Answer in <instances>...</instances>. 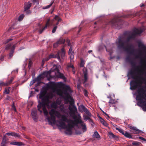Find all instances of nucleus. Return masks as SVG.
Wrapping results in <instances>:
<instances>
[{
  "label": "nucleus",
  "instance_id": "obj_8",
  "mask_svg": "<svg viewBox=\"0 0 146 146\" xmlns=\"http://www.w3.org/2000/svg\"><path fill=\"white\" fill-rule=\"evenodd\" d=\"M51 71L50 70L47 72H44L42 74L38 76L36 78H35L33 80V83H35L36 81H38L40 80L41 78L44 77H48L50 76V74L51 73Z\"/></svg>",
  "mask_w": 146,
  "mask_h": 146
},
{
  "label": "nucleus",
  "instance_id": "obj_53",
  "mask_svg": "<svg viewBox=\"0 0 146 146\" xmlns=\"http://www.w3.org/2000/svg\"><path fill=\"white\" fill-rule=\"evenodd\" d=\"M32 64V62L31 61V60H30L29 62V63L28 64V67L29 68L31 67Z\"/></svg>",
  "mask_w": 146,
  "mask_h": 146
},
{
  "label": "nucleus",
  "instance_id": "obj_36",
  "mask_svg": "<svg viewBox=\"0 0 146 146\" xmlns=\"http://www.w3.org/2000/svg\"><path fill=\"white\" fill-rule=\"evenodd\" d=\"M79 108L82 111H84L86 109V108L83 105H81L79 107Z\"/></svg>",
  "mask_w": 146,
  "mask_h": 146
},
{
  "label": "nucleus",
  "instance_id": "obj_12",
  "mask_svg": "<svg viewBox=\"0 0 146 146\" xmlns=\"http://www.w3.org/2000/svg\"><path fill=\"white\" fill-rule=\"evenodd\" d=\"M129 127L131 129L130 130V131L134 134H138L141 132V131L137 129L136 127L131 126Z\"/></svg>",
  "mask_w": 146,
  "mask_h": 146
},
{
  "label": "nucleus",
  "instance_id": "obj_41",
  "mask_svg": "<svg viewBox=\"0 0 146 146\" xmlns=\"http://www.w3.org/2000/svg\"><path fill=\"white\" fill-rule=\"evenodd\" d=\"M142 54V52L141 51L139 50V54L138 55H135L136 58H138L140 56H141Z\"/></svg>",
  "mask_w": 146,
  "mask_h": 146
},
{
  "label": "nucleus",
  "instance_id": "obj_43",
  "mask_svg": "<svg viewBox=\"0 0 146 146\" xmlns=\"http://www.w3.org/2000/svg\"><path fill=\"white\" fill-rule=\"evenodd\" d=\"M6 85V82L4 83L2 81H0V86H7Z\"/></svg>",
  "mask_w": 146,
  "mask_h": 146
},
{
  "label": "nucleus",
  "instance_id": "obj_24",
  "mask_svg": "<svg viewBox=\"0 0 146 146\" xmlns=\"http://www.w3.org/2000/svg\"><path fill=\"white\" fill-rule=\"evenodd\" d=\"M51 107L52 108L56 109L58 107V106L56 104V103L55 102H53L51 104Z\"/></svg>",
  "mask_w": 146,
  "mask_h": 146
},
{
  "label": "nucleus",
  "instance_id": "obj_39",
  "mask_svg": "<svg viewBox=\"0 0 146 146\" xmlns=\"http://www.w3.org/2000/svg\"><path fill=\"white\" fill-rule=\"evenodd\" d=\"M13 136L15 137H17L18 138H20V135L18 134H17L16 133L14 132Z\"/></svg>",
  "mask_w": 146,
  "mask_h": 146
},
{
  "label": "nucleus",
  "instance_id": "obj_44",
  "mask_svg": "<svg viewBox=\"0 0 146 146\" xmlns=\"http://www.w3.org/2000/svg\"><path fill=\"white\" fill-rule=\"evenodd\" d=\"M84 111L88 115H91V114L90 113L89 111L86 109Z\"/></svg>",
  "mask_w": 146,
  "mask_h": 146
},
{
  "label": "nucleus",
  "instance_id": "obj_31",
  "mask_svg": "<svg viewBox=\"0 0 146 146\" xmlns=\"http://www.w3.org/2000/svg\"><path fill=\"white\" fill-rule=\"evenodd\" d=\"M14 53V50H11L9 54V59H11V58L13 56Z\"/></svg>",
  "mask_w": 146,
  "mask_h": 146
},
{
  "label": "nucleus",
  "instance_id": "obj_15",
  "mask_svg": "<svg viewBox=\"0 0 146 146\" xmlns=\"http://www.w3.org/2000/svg\"><path fill=\"white\" fill-rule=\"evenodd\" d=\"M31 115L35 121H36L38 117L37 114V110L36 109H33L31 112Z\"/></svg>",
  "mask_w": 146,
  "mask_h": 146
},
{
  "label": "nucleus",
  "instance_id": "obj_1",
  "mask_svg": "<svg viewBox=\"0 0 146 146\" xmlns=\"http://www.w3.org/2000/svg\"><path fill=\"white\" fill-rule=\"evenodd\" d=\"M50 116V122L54 124L56 123V117L54 115L58 118H61V119L57 120V122L59 124V126L62 128L66 129L65 131L66 134H71L72 129L75 125V121L73 120L68 119L66 115H61L60 112L54 109L51 110L49 112Z\"/></svg>",
  "mask_w": 146,
  "mask_h": 146
},
{
  "label": "nucleus",
  "instance_id": "obj_47",
  "mask_svg": "<svg viewBox=\"0 0 146 146\" xmlns=\"http://www.w3.org/2000/svg\"><path fill=\"white\" fill-rule=\"evenodd\" d=\"M72 46H70V49H69V51H68V54H70L71 53H72Z\"/></svg>",
  "mask_w": 146,
  "mask_h": 146
},
{
  "label": "nucleus",
  "instance_id": "obj_30",
  "mask_svg": "<svg viewBox=\"0 0 146 146\" xmlns=\"http://www.w3.org/2000/svg\"><path fill=\"white\" fill-rule=\"evenodd\" d=\"M14 78H12L9 81H8L6 82V86H8L11 84L12 83V82Z\"/></svg>",
  "mask_w": 146,
  "mask_h": 146
},
{
  "label": "nucleus",
  "instance_id": "obj_59",
  "mask_svg": "<svg viewBox=\"0 0 146 146\" xmlns=\"http://www.w3.org/2000/svg\"><path fill=\"white\" fill-rule=\"evenodd\" d=\"M16 44H15L13 45L11 50H14L16 46Z\"/></svg>",
  "mask_w": 146,
  "mask_h": 146
},
{
  "label": "nucleus",
  "instance_id": "obj_22",
  "mask_svg": "<svg viewBox=\"0 0 146 146\" xmlns=\"http://www.w3.org/2000/svg\"><path fill=\"white\" fill-rule=\"evenodd\" d=\"M64 89L65 91L64 92V94L65 95L67 94V91H70V88L69 86H66L64 87Z\"/></svg>",
  "mask_w": 146,
  "mask_h": 146
},
{
  "label": "nucleus",
  "instance_id": "obj_29",
  "mask_svg": "<svg viewBox=\"0 0 146 146\" xmlns=\"http://www.w3.org/2000/svg\"><path fill=\"white\" fill-rule=\"evenodd\" d=\"M54 19H55V20H57L58 21V22H60L62 20V19L59 17L57 15L55 16L54 17L53 20Z\"/></svg>",
  "mask_w": 146,
  "mask_h": 146
},
{
  "label": "nucleus",
  "instance_id": "obj_52",
  "mask_svg": "<svg viewBox=\"0 0 146 146\" xmlns=\"http://www.w3.org/2000/svg\"><path fill=\"white\" fill-rule=\"evenodd\" d=\"M12 106V108L13 109V110L15 111H16V108L15 107V106L14 105V103H13V104Z\"/></svg>",
  "mask_w": 146,
  "mask_h": 146
},
{
  "label": "nucleus",
  "instance_id": "obj_28",
  "mask_svg": "<svg viewBox=\"0 0 146 146\" xmlns=\"http://www.w3.org/2000/svg\"><path fill=\"white\" fill-rule=\"evenodd\" d=\"M124 135L126 137H127L128 138H132V136L131 135V134L130 133H128L127 131H126L125 132V133Z\"/></svg>",
  "mask_w": 146,
  "mask_h": 146
},
{
  "label": "nucleus",
  "instance_id": "obj_5",
  "mask_svg": "<svg viewBox=\"0 0 146 146\" xmlns=\"http://www.w3.org/2000/svg\"><path fill=\"white\" fill-rule=\"evenodd\" d=\"M46 93V92H43L40 94L39 97L40 99H42V102L44 104V106L48 104L50 102L49 99L52 98L54 96L52 93H49L44 96Z\"/></svg>",
  "mask_w": 146,
  "mask_h": 146
},
{
  "label": "nucleus",
  "instance_id": "obj_56",
  "mask_svg": "<svg viewBox=\"0 0 146 146\" xmlns=\"http://www.w3.org/2000/svg\"><path fill=\"white\" fill-rule=\"evenodd\" d=\"M139 138L140 139H141L144 141H146V139L143 137H139Z\"/></svg>",
  "mask_w": 146,
  "mask_h": 146
},
{
  "label": "nucleus",
  "instance_id": "obj_23",
  "mask_svg": "<svg viewBox=\"0 0 146 146\" xmlns=\"http://www.w3.org/2000/svg\"><path fill=\"white\" fill-rule=\"evenodd\" d=\"M6 137L5 136H3L2 142L1 144V146H6Z\"/></svg>",
  "mask_w": 146,
  "mask_h": 146
},
{
  "label": "nucleus",
  "instance_id": "obj_13",
  "mask_svg": "<svg viewBox=\"0 0 146 146\" xmlns=\"http://www.w3.org/2000/svg\"><path fill=\"white\" fill-rule=\"evenodd\" d=\"M65 42V40L62 38H60L56 42L54 43L53 44V47L54 48H56L61 44L64 43Z\"/></svg>",
  "mask_w": 146,
  "mask_h": 146
},
{
  "label": "nucleus",
  "instance_id": "obj_48",
  "mask_svg": "<svg viewBox=\"0 0 146 146\" xmlns=\"http://www.w3.org/2000/svg\"><path fill=\"white\" fill-rule=\"evenodd\" d=\"M74 103V100L73 99H71V100L69 101V103L70 106H72V104Z\"/></svg>",
  "mask_w": 146,
  "mask_h": 146
},
{
  "label": "nucleus",
  "instance_id": "obj_37",
  "mask_svg": "<svg viewBox=\"0 0 146 146\" xmlns=\"http://www.w3.org/2000/svg\"><path fill=\"white\" fill-rule=\"evenodd\" d=\"M13 43H11L10 44H8L6 46L5 48V49L7 50H8L9 49L11 46L12 45Z\"/></svg>",
  "mask_w": 146,
  "mask_h": 146
},
{
  "label": "nucleus",
  "instance_id": "obj_46",
  "mask_svg": "<svg viewBox=\"0 0 146 146\" xmlns=\"http://www.w3.org/2000/svg\"><path fill=\"white\" fill-rule=\"evenodd\" d=\"M14 133V132H9V133H7L6 134V135L9 136V135H11L12 136H13Z\"/></svg>",
  "mask_w": 146,
  "mask_h": 146
},
{
  "label": "nucleus",
  "instance_id": "obj_21",
  "mask_svg": "<svg viewBox=\"0 0 146 146\" xmlns=\"http://www.w3.org/2000/svg\"><path fill=\"white\" fill-rule=\"evenodd\" d=\"M109 136L111 138H114L115 139H118V137L112 133H110L109 134Z\"/></svg>",
  "mask_w": 146,
  "mask_h": 146
},
{
  "label": "nucleus",
  "instance_id": "obj_58",
  "mask_svg": "<svg viewBox=\"0 0 146 146\" xmlns=\"http://www.w3.org/2000/svg\"><path fill=\"white\" fill-rule=\"evenodd\" d=\"M76 133L77 134H80L82 133L81 132L78 131L77 130H76Z\"/></svg>",
  "mask_w": 146,
  "mask_h": 146
},
{
  "label": "nucleus",
  "instance_id": "obj_4",
  "mask_svg": "<svg viewBox=\"0 0 146 146\" xmlns=\"http://www.w3.org/2000/svg\"><path fill=\"white\" fill-rule=\"evenodd\" d=\"M137 92L138 94L136 96V99L139 100L137 105L144 106L146 109V90H145L143 88H140L138 89Z\"/></svg>",
  "mask_w": 146,
  "mask_h": 146
},
{
  "label": "nucleus",
  "instance_id": "obj_51",
  "mask_svg": "<svg viewBox=\"0 0 146 146\" xmlns=\"http://www.w3.org/2000/svg\"><path fill=\"white\" fill-rule=\"evenodd\" d=\"M55 102L56 103V104L57 105H60L61 103V101H59L58 99H57Z\"/></svg>",
  "mask_w": 146,
  "mask_h": 146
},
{
  "label": "nucleus",
  "instance_id": "obj_20",
  "mask_svg": "<svg viewBox=\"0 0 146 146\" xmlns=\"http://www.w3.org/2000/svg\"><path fill=\"white\" fill-rule=\"evenodd\" d=\"M100 119V120L101 123L104 125L106 126H108V124L100 116L98 117Z\"/></svg>",
  "mask_w": 146,
  "mask_h": 146
},
{
  "label": "nucleus",
  "instance_id": "obj_6",
  "mask_svg": "<svg viewBox=\"0 0 146 146\" xmlns=\"http://www.w3.org/2000/svg\"><path fill=\"white\" fill-rule=\"evenodd\" d=\"M65 51L64 48H61L60 50L58 51L56 55H49L50 58H57L60 61L62 62L60 58V55L62 59H63L64 57L65 56Z\"/></svg>",
  "mask_w": 146,
  "mask_h": 146
},
{
  "label": "nucleus",
  "instance_id": "obj_42",
  "mask_svg": "<svg viewBox=\"0 0 146 146\" xmlns=\"http://www.w3.org/2000/svg\"><path fill=\"white\" fill-rule=\"evenodd\" d=\"M24 15H20L18 18V20L19 21H21L23 18Z\"/></svg>",
  "mask_w": 146,
  "mask_h": 146
},
{
  "label": "nucleus",
  "instance_id": "obj_35",
  "mask_svg": "<svg viewBox=\"0 0 146 146\" xmlns=\"http://www.w3.org/2000/svg\"><path fill=\"white\" fill-rule=\"evenodd\" d=\"M60 108L61 111L62 112L64 111V105H61L60 106Z\"/></svg>",
  "mask_w": 146,
  "mask_h": 146
},
{
  "label": "nucleus",
  "instance_id": "obj_34",
  "mask_svg": "<svg viewBox=\"0 0 146 146\" xmlns=\"http://www.w3.org/2000/svg\"><path fill=\"white\" fill-rule=\"evenodd\" d=\"M74 51H73L72 53H71L70 54H69L70 56V58L71 60H72L74 58Z\"/></svg>",
  "mask_w": 146,
  "mask_h": 146
},
{
  "label": "nucleus",
  "instance_id": "obj_16",
  "mask_svg": "<svg viewBox=\"0 0 146 146\" xmlns=\"http://www.w3.org/2000/svg\"><path fill=\"white\" fill-rule=\"evenodd\" d=\"M78 122L80 124V125L82 127L83 132H84L85 131L87 130L85 124L81 120H78Z\"/></svg>",
  "mask_w": 146,
  "mask_h": 146
},
{
  "label": "nucleus",
  "instance_id": "obj_18",
  "mask_svg": "<svg viewBox=\"0 0 146 146\" xmlns=\"http://www.w3.org/2000/svg\"><path fill=\"white\" fill-rule=\"evenodd\" d=\"M138 46L144 52L146 53V47L141 43H139Z\"/></svg>",
  "mask_w": 146,
  "mask_h": 146
},
{
  "label": "nucleus",
  "instance_id": "obj_57",
  "mask_svg": "<svg viewBox=\"0 0 146 146\" xmlns=\"http://www.w3.org/2000/svg\"><path fill=\"white\" fill-rule=\"evenodd\" d=\"M66 42H67V43L68 45V46H71V45L70 43V41L69 40H66Z\"/></svg>",
  "mask_w": 146,
  "mask_h": 146
},
{
  "label": "nucleus",
  "instance_id": "obj_9",
  "mask_svg": "<svg viewBox=\"0 0 146 146\" xmlns=\"http://www.w3.org/2000/svg\"><path fill=\"white\" fill-rule=\"evenodd\" d=\"M68 109L70 111L69 112V114L70 116L72 117L74 119L76 117L75 113L77 111V109L75 106L73 105H69Z\"/></svg>",
  "mask_w": 146,
  "mask_h": 146
},
{
  "label": "nucleus",
  "instance_id": "obj_2",
  "mask_svg": "<svg viewBox=\"0 0 146 146\" xmlns=\"http://www.w3.org/2000/svg\"><path fill=\"white\" fill-rule=\"evenodd\" d=\"M141 62L143 65L140 66V68L139 67H137L136 68L137 74L139 75L134 74L132 75V78L135 80V81H133L131 83L133 85L132 86L133 89H135L138 86L141 87L143 83L145 85L146 87V80L142 76L144 75L145 72L146 68V62L143 59L141 60ZM146 77V73L145 75Z\"/></svg>",
  "mask_w": 146,
  "mask_h": 146
},
{
  "label": "nucleus",
  "instance_id": "obj_27",
  "mask_svg": "<svg viewBox=\"0 0 146 146\" xmlns=\"http://www.w3.org/2000/svg\"><path fill=\"white\" fill-rule=\"evenodd\" d=\"M12 144L14 145L19 146L24 145V144L23 143L19 142H13V143Z\"/></svg>",
  "mask_w": 146,
  "mask_h": 146
},
{
  "label": "nucleus",
  "instance_id": "obj_49",
  "mask_svg": "<svg viewBox=\"0 0 146 146\" xmlns=\"http://www.w3.org/2000/svg\"><path fill=\"white\" fill-rule=\"evenodd\" d=\"M84 62L83 60H82L80 64V67H83L84 66Z\"/></svg>",
  "mask_w": 146,
  "mask_h": 146
},
{
  "label": "nucleus",
  "instance_id": "obj_7",
  "mask_svg": "<svg viewBox=\"0 0 146 146\" xmlns=\"http://www.w3.org/2000/svg\"><path fill=\"white\" fill-rule=\"evenodd\" d=\"M47 106V107L48 108H49V106L48 104L47 105H45L44 106V104L42 103V102H40L37 106L38 110L39 111L40 113H42V111L40 110V109L42 107H43L42 110L44 112V114L46 115L47 116L48 114V112L46 110V108L45 106Z\"/></svg>",
  "mask_w": 146,
  "mask_h": 146
},
{
  "label": "nucleus",
  "instance_id": "obj_61",
  "mask_svg": "<svg viewBox=\"0 0 146 146\" xmlns=\"http://www.w3.org/2000/svg\"><path fill=\"white\" fill-rule=\"evenodd\" d=\"M50 58H50L49 56L48 57L46 58H45V59H44L45 61H47L48 60H49V59H50Z\"/></svg>",
  "mask_w": 146,
  "mask_h": 146
},
{
  "label": "nucleus",
  "instance_id": "obj_10",
  "mask_svg": "<svg viewBox=\"0 0 146 146\" xmlns=\"http://www.w3.org/2000/svg\"><path fill=\"white\" fill-rule=\"evenodd\" d=\"M50 87L52 88L54 92H56L57 94L61 96H62L63 94H64V92L63 93L61 89L57 88L55 86L54 84H53L51 85Z\"/></svg>",
  "mask_w": 146,
  "mask_h": 146
},
{
  "label": "nucleus",
  "instance_id": "obj_60",
  "mask_svg": "<svg viewBox=\"0 0 146 146\" xmlns=\"http://www.w3.org/2000/svg\"><path fill=\"white\" fill-rule=\"evenodd\" d=\"M0 60L2 61H3L4 60V56H1L0 57Z\"/></svg>",
  "mask_w": 146,
  "mask_h": 146
},
{
  "label": "nucleus",
  "instance_id": "obj_3",
  "mask_svg": "<svg viewBox=\"0 0 146 146\" xmlns=\"http://www.w3.org/2000/svg\"><path fill=\"white\" fill-rule=\"evenodd\" d=\"M144 31L143 29L135 28L133 31L127 38L126 40H122L119 38V47L123 49L125 51L129 52L131 54H134L135 50H131V46L128 44V42L131 38H134L136 35L139 34Z\"/></svg>",
  "mask_w": 146,
  "mask_h": 146
},
{
  "label": "nucleus",
  "instance_id": "obj_17",
  "mask_svg": "<svg viewBox=\"0 0 146 146\" xmlns=\"http://www.w3.org/2000/svg\"><path fill=\"white\" fill-rule=\"evenodd\" d=\"M31 3L29 2H28L27 3H25L24 4V11H26V10L28 9L31 7Z\"/></svg>",
  "mask_w": 146,
  "mask_h": 146
},
{
  "label": "nucleus",
  "instance_id": "obj_62",
  "mask_svg": "<svg viewBox=\"0 0 146 146\" xmlns=\"http://www.w3.org/2000/svg\"><path fill=\"white\" fill-rule=\"evenodd\" d=\"M44 61H45L44 59H43L42 60V65H43L44 64Z\"/></svg>",
  "mask_w": 146,
  "mask_h": 146
},
{
  "label": "nucleus",
  "instance_id": "obj_19",
  "mask_svg": "<svg viewBox=\"0 0 146 146\" xmlns=\"http://www.w3.org/2000/svg\"><path fill=\"white\" fill-rule=\"evenodd\" d=\"M50 21V19H48L47 20V21L46 23L45 26L42 29V30H40L39 31V33L40 34L42 33V32L43 31L46 29V28L47 26H48L49 24V21Z\"/></svg>",
  "mask_w": 146,
  "mask_h": 146
},
{
  "label": "nucleus",
  "instance_id": "obj_11",
  "mask_svg": "<svg viewBox=\"0 0 146 146\" xmlns=\"http://www.w3.org/2000/svg\"><path fill=\"white\" fill-rule=\"evenodd\" d=\"M61 67L60 65H59L57 66L56 65H54V66L53 70L54 71H55L56 72V73H55L56 75V76L60 78H64L63 74L59 72V69Z\"/></svg>",
  "mask_w": 146,
  "mask_h": 146
},
{
  "label": "nucleus",
  "instance_id": "obj_25",
  "mask_svg": "<svg viewBox=\"0 0 146 146\" xmlns=\"http://www.w3.org/2000/svg\"><path fill=\"white\" fill-rule=\"evenodd\" d=\"M117 102L111 99L109 102L110 106V107L112 106L113 104H115L117 103Z\"/></svg>",
  "mask_w": 146,
  "mask_h": 146
},
{
  "label": "nucleus",
  "instance_id": "obj_55",
  "mask_svg": "<svg viewBox=\"0 0 146 146\" xmlns=\"http://www.w3.org/2000/svg\"><path fill=\"white\" fill-rule=\"evenodd\" d=\"M12 40H13V39L12 38H9L8 39H7L5 41V42H6L5 43H8L9 41Z\"/></svg>",
  "mask_w": 146,
  "mask_h": 146
},
{
  "label": "nucleus",
  "instance_id": "obj_14",
  "mask_svg": "<svg viewBox=\"0 0 146 146\" xmlns=\"http://www.w3.org/2000/svg\"><path fill=\"white\" fill-rule=\"evenodd\" d=\"M83 71L84 74V80L83 84L86 82L88 80V71L86 68H84Z\"/></svg>",
  "mask_w": 146,
  "mask_h": 146
},
{
  "label": "nucleus",
  "instance_id": "obj_33",
  "mask_svg": "<svg viewBox=\"0 0 146 146\" xmlns=\"http://www.w3.org/2000/svg\"><path fill=\"white\" fill-rule=\"evenodd\" d=\"M10 88V87H9V88H5L4 92V93L5 94H9L10 91L9 90V88Z\"/></svg>",
  "mask_w": 146,
  "mask_h": 146
},
{
  "label": "nucleus",
  "instance_id": "obj_63",
  "mask_svg": "<svg viewBox=\"0 0 146 146\" xmlns=\"http://www.w3.org/2000/svg\"><path fill=\"white\" fill-rule=\"evenodd\" d=\"M72 71L73 72V74H74L75 72V70L74 69V68H73Z\"/></svg>",
  "mask_w": 146,
  "mask_h": 146
},
{
  "label": "nucleus",
  "instance_id": "obj_32",
  "mask_svg": "<svg viewBox=\"0 0 146 146\" xmlns=\"http://www.w3.org/2000/svg\"><path fill=\"white\" fill-rule=\"evenodd\" d=\"M53 3H54V1L51 2L50 3V5H49L44 7H43L42 9H46L49 8L52 5Z\"/></svg>",
  "mask_w": 146,
  "mask_h": 146
},
{
  "label": "nucleus",
  "instance_id": "obj_45",
  "mask_svg": "<svg viewBox=\"0 0 146 146\" xmlns=\"http://www.w3.org/2000/svg\"><path fill=\"white\" fill-rule=\"evenodd\" d=\"M83 91H84V93L85 96L86 97H88V92L87 90H86V89H84V90Z\"/></svg>",
  "mask_w": 146,
  "mask_h": 146
},
{
  "label": "nucleus",
  "instance_id": "obj_40",
  "mask_svg": "<svg viewBox=\"0 0 146 146\" xmlns=\"http://www.w3.org/2000/svg\"><path fill=\"white\" fill-rule=\"evenodd\" d=\"M116 129L117 130H118L122 134L124 135L125 133H124L123 131L121 129H120L117 127L116 128Z\"/></svg>",
  "mask_w": 146,
  "mask_h": 146
},
{
  "label": "nucleus",
  "instance_id": "obj_64",
  "mask_svg": "<svg viewBox=\"0 0 146 146\" xmlns=\"http://www.w3.org/2000/svg\"><path fill=\"white\" fill-rule=\"evenodd\" d=\"M92 52V50H89L88 51V52L89 53H90L91 52Z\"/></svg>",
  "mask_w": 146,
  "mask_h": 146
},
{
  "label": "nucleus",
  "instance_id": "obj_54",
  "mask_svg": "<svg viewBox=\"0 0 146 146\" xmlns=\"http://www.w3.org/2000/svg\"><path fill=\"white\" fill-rule=\"evenodd\" d=\"M68 68H74L73 65L71 64L68 65Z\"/></svg>",
  "mask_w": 146,
  "mask_h": 146
},
{
  "label": "nucleus",
  "instance_id": "obj_26",
  "mask_svg": "<svg viewBox=\"0 0 146 146\" xmlns=\"http://www.w3.org/2000/svg\"><path fill=\"white\" fill-rule=\"evenodd\" d=\"M93 137L96 138L97 139H99L100 138L99 134L97 131L94 132L93 135Z\"/></svg>",
  "mask_w": 146,
  "mask_h": 146
},
{
  "label": "nucleus",
  "instance_id": "obj_50",
  "mask_svg": "<svg viewBox=\"0 0 146 146\" xmlns=\"http://www.w3.org/2000/svg\"><path fill=\"white\" fill-rule=\"evenodd\" d=\"M57 28V26H55L54 27L52 31V32L53 33H54L55 32Z\"/></svg>",
  "mask_w": 146,
  "mask_h": 146
},
{
  "label": "nucleus",
  "instance_id": "obj_38",
  "mask_svg": "<svg viewBox=\"0 0 146 146\" xmlns=\"http://www.w3.org/2000/svg\"><path fill=\"white\" fill-rule=\"evenodd\" d=\"M132 145L135 146H139L140 143L137 142H134L132 143Z\"/></svg>",
  "mask_w": 146,
  "mask_h": 146
}]
</instances>
